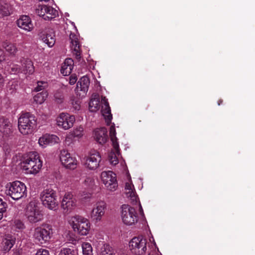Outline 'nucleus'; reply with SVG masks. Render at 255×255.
Masks as SVG:
<instances>
[{
	"label": "nucleus",
	"instance_id": "f257e3e1",
	"mask_svg": "<svg viewBox=\"0 0 255 255\" xmlns=\"http://www.w3.org/2000/svg\"><path fill=\"white\" fill-rule=\"evenodd\" d=\"M101 105L102 115L104 117L107 125L110 126L113 117L108 99L105 97L102 96L101 101L99 96L97 97L95 96V97L92 98L89 102V110L93 112H96L100 109Z\"/></svg>",
	"mask_w": 255,
	"mask_h": 255
},
{
	"label": "nucleus",
	"instance_id": "f03ea898",
	"mask_svg": "<svg viewBox=\"0 0 255 255\" xmlns=\"http://www.w3.org/2000/svg\"><path fill=\"white\" fill-rule=\"evenodd\" d=\"M42 166V161L39 154L36 151L29 152L26 158L21 162V166L26 173L36 174Z\"/></svg>",
	"mask_w": 255,
	"mask_h": 255
},
{
	"label": "nucleus",
	"instance_id": "7ed1b4c3",
	"mask_svg": "<svg viewBox=\"0 0 255 255\" xmlns=\"http://www.w3.org/2000/svg\"><path fill=\"white\" fill-rule=\"evenodd\" d=\"M35 117L30 113L21 114L18 119V127L19 131L24 135L31 133L36 128Z\"/></svg>",
	"mask_w": 255,
	"mask_h": 255
},
{
	"label": "nucleus",
	"instance_id": "20e7f679",
	"mask_svg": "<svg viewBox=\"0 0 255 255\" xmlns=\"http://www.w3.org/2000/svg\"><path fill=\"white\" fill-rule=\"evenodd\" d=\"M26 186L19 181L9 182L5 186V193L15 200L23 197L26 194Z\"/></svg>",
	"mask_w": 255,
	"mask_h": 255
},
{
	"label": "nucleus",
	"instance_id": "39448f33",
	"mask_svg": "<svg viewBox=\"0 0 255 255\" xmlns=\"http://www.w3.org/2000/svg\"><path fill=\"white\" fill-rule=\"evenodd\" d=\"M40 199L43 205L51 210H56L58 205L55 190L48 187L41 192Z\"/></svg>",
	"mask_w": 255,
	"mask_h": 255
},
{
	"label": "nucleus",
	"instance_id": "423d86ee",
	"mask_svg": "<svg viewBox=\"0 0 255 255\" xmlns=\"http://www.w3.org/2000/svg\"><path fill=\"white\" fill-rule=\"evenodd\" d=\"M25 216L27 220L31 224L39 222L43 219V214L35 201L30 202L27 205Z\"/></svg>",
	"mask_w": 255,
	"mask_h": 255
},
{
	"label": "nucleus",
	"instance_id": "0eeeda50",
	"mask_svg": "<svg viewBox=\"0 0 255 255\" xmlns=\"http://www.w3.org/2000/svg\"><path fill=\"white\" fill-rule=\"evenodd\" d=\"M71 225L75 232L84 236L86 235L90 229V223L89 220L80 216H75L71 218Z\"/></svg>",
	"mask_w": 255,
	"mask_h": 255
},
{
	"label": "nucleus",
	"instance_id": "6e6552de",
	"mask_svg": "<svg viewBox=\"0 0 255 255\" xmlns=\"http://www.w3.org/2000/svg\"><path fill=\"white\" fill-rule=\"evenodd\" d=\"M52 229L51 225H44L34 229L33 237L41 244L48 242L52 236Z\"/></svg>",
	"mask_w": 255,
	"mask_h": 255
},
{
	"label": "nucleus",
	"instance_id": "1a4fd4ad",
	"mask_svg": "<svg viewBox=\"0 0 255 255\" xmlns=\"http://www.w3.org/2000/svg\"><path fill=\"white\" fill-rule=\"evenodd\" d=\"M121 216L123 223L127 225H132L137 222L138 216L135 209L128 205L122 207Z\"/></svg>",
	"mask_w": 255,
	"mask_h": 255
},
{
	"label": "nucleus",
	"instance_id": "9d476101",
	"mask_svg": "<svg viewBox=\"0 0 255 255\" xmlns=\"http://www.w3.org/2000/svg\"><path fill=\"white\" fill-rule=\"evenodd\" d=\"M147 239L142 237H134L129 244L132 253L136 255H142L146 251Z\"/></svg>",
	"mask_w": 255,
	"mask_h": 255
},
{
	"label": "nucleus",
	"instance_id": "9b49d317",
	"mask_svg": "<svg viewBox=\"0 0 255 255\" xmlns=\"http://www.w3.org/2000/svg\"><path fill=\"white\" fill-rule=\"evenodd\" d=\"M101 177L103 183L110 191H115L118 187L116 175L112 171H103Z\"/></svg>",
	"mask_w": 255,
	"mask_h": 255
},
{
	"label": "nucleus",
	"instance_id": "f8f14e48",
	"mask_svg": "<svg viewBox=\"0 0 255 255\" xmlns=\"http://www.w3.org/2000/svg\"><path fill=\"white\" fill-rule=\"evenodd\" d=\"M75 117L67 113H61L57 119V124L60 128L68 129L73 125Z\"/></svg>",
	"mask_w": 255,
	"mask_h": 255
},
{
	"label": "nucleus",
	"instance_id": "ddd939ff",
	"mask_svg": "<svg viewBox=\"0 0 255 255\" xmlns=\"http://www.w3.org/2000/svg\"><path fill=\"white\" fill-rule=\"evenodd\" d=\"M101 160L100 153L97 151H93L86 157L85 165L89 169L95 170L99 166Z\"/></svg>",
	"mask_w": 255,
	"mask_h": 255
},
{
	"label": "nucleus",
	"instance_id": "4468645a",
	"mask_svg": "<svg viewBox=\"0 0 255 255\" xmlns=\"http://www.w3.org/2000/svg\"><path fill=\"white\" fill-rule=\"evenodd\" d=\"M60 159L62 164L67 168L74 169L76 167L77 163L76 159L71 157L66 150L63 149L61 151Z\"/></svg>",
	"mask_w": 255,
	"mask_h": 255
},
{
	"label": "nucleus",
	"instance_id": "2eb2a0df",
	"mask_svg": "<svg viewBox=\"0 0 255 255\" xmlns=\"http://www.w3.org/2000/svg\"><path fill=\"white\" fill-rule=\"evenodd\" d=\"M76 206V200L70 193H66L61 202V208L65 213L71 212Z\"/></svg>",
	"mask_w": 255,
	"mask_h": 255
},
{
	"label": "nucleus",
	"instance_id": "dca6fc26",
	"mask_svg": "<svg viewBox=\"0 0 255 255\" xmlns=\"http://www.w3.org/2000/svg\"><path fill=\"white\" fill-rule=\"evenodd\" d=\"M106 204L103 201L96 203L91 212V218L96 222L101 220L102 217L105 215Z\"/></svg>",
	"mask_w": 255,
	"mask_h": 255
},
{
	"label": "nucleus",
	"instance_id": "f3484780",
	"mask_svg": "<svg viewBox=\"0 0 255 255\" xmlns=\"http://www.w3.org/2000/svg\"><path fill=\"white\" fill-rule=\"evenodd\" d=\"M17 25L20 28L27 31L33 29V25L31 18L28 15H22L16 20Z\"/></svg>",
	"mask_w": 255,
	"mask_h": 255
},
{
	"label": "nucleus",
	"instance_id": "a211bd4d",
	"mask_svg": "<svg viewBox=\"0 0 255 255\" xmlns=\"http://www.w3.org/2000/svg\"><path fill=\"white\" fill-rule=\"evenodd\" d=\"M69 39L71 44V49L73 50V54L77 59L81 58L80 46L77 36L73 33L69 35Z\"/></svg>",
	"mask_w": 255,
	"mask_h": 255
},
{
	"label": "nucleus",
	"instance_id": "6ab92c4d",
	"mask_svg": "<svg viewBox=\"0 0 255 255\" xmlns=\"http://www.w3.org/2000/svg\"><path fill=\"white\" fill-rule=\"evenodd\" d=\"M15 238L11 235L5 236L1 243L2 251L5 253L8 252L15 244Z\"/></svg>",
	"mask_w": 255,
	"mask_h": 255
},
{
	"label": "nucleus",
	"instance_id": "aec40b11",
	"mask_svg": "<svg viewBox=\"0 0 255 255\" xmlns=\"http://www.w3.org/2000/svg\"><path fill=\"white\" fill-rule=\"evenodd\" d=\"M94 138L99 143H105L108 139L107 130L105 128H97L94 130Z\"/></svg>",
	"mask_w": 255,
	"mask_h": 255
},
{
	"label": "nucleus",
	"instance_id": "412c9836",
	"mask_svg": "<svg viewBox=\"0 0 255 255\" xmlns=\"http://www.w3.org/2000/svg\"><path fill=\"white\" fill-rule=\"evenodd\" d=\"M21 67L22 73L32 74L34 72V68L31 60L22 57L20 59Z\"/></svg>",
	"mask_w": 255,
	"mask_h": 255
},
{
	"label": "nucleus",
	"instance_id": "4be33fe9",
	"mask_svg": "<svg viewBox=\"0 0 255 255\" xmlns=\"http://www.w3.org/2000/svg\"><path fill=\"white\" fill-rule=\"evenodd\" d=\"M11 124L9 120L3 118L0 119V132L5 136L9 135L11 132Z\"/></svg>",
	"mask_w": 255,
	"mask_h": 255
},
{
	"label": "nucleus",
	"instance_id": "5701e85b",
	"mask_svg": "<svg viewBox=\"0 0 255 255\" xmlns=\"http://www.w3.org/2000/svg\"><path fill=\"white\" fill-rule=\"evenodd\" d=\"M42 39L49 47H52L55 43V35L52 29L48 30L42 35Z\"/></svg>",
	"mask_w": 255,
	"mask_h": 255
},
{
	"label": "nucleus",
	"instance_id": "b1692460",
	"mask_svg": "<svg viewBox=\"0 0 255 255\" xmlns=\"http://www.w3.org/2000/svg\"><path fill=\"white\" fill-rule=\"evenodd\" d=\"M90 80L86 76L82 77L77 83L76 89L77 91L83 92L86 93L89 89Z\"/></svg>",
	"mask_w": 255,
	"mask_h": 255
},
{
	"label": "nucleus",
	"instance_id": "393cba45",
	"mask_svg": "<svg viewBox=\"0 0 255 255\" xmlns=\"http://www.w3.org/2000/svg\"><path fill=\"white\" fill-rule=\"evenodd\" d=\"M116 131L115 128V125L111 126L110 129V136L112 141V144L117 154L119 153L120 147L118 142V138L116 136Z\"/></svg>",
	"mask_w": 255,
	"mask_h": 255
},
{
	"label": "nucleus",
	"instance_id": "a878e982",
	"mask_svg": "<svg viewBox=\"0 0 255 255\" xmlns=\"http://www.w3.org/2000/svg\"><path fill=\"white\" fill-rule=\"evenodd\" d=\"M11 10V5L4 1L0 2V14L6 16L10 14Z\"/></svg>",
	"mask_w": 255,
	"mask_h": 255
},
{
	"label": "nucleus",
	"instance_id": "bb28decb",
	"mask_svg": "<svg viewBox=\"0 0 255 255\" xmlns=\"http://www.w3.org/2000/svg\"><path fill=\"white\" fill-rule=\"evenodd\" d=\"M11 229L14 231H21L25 228V226L22 221L15 219L11 222Z\"/></svg>",
	"mask_w": 255,
	"mask_h": 255
},
{
	"label": "nucleus",
	"instance_id": "cd10ccee",
	"mask_svg": "<svg viewBox=\"0 0 255 255\" xmlns=\"http://www.w3.org/2000/svg\"><path fill=\"white\" fill-rule=\"evenodd\" d=\"M58 15V13L57 10L50 6L47 5V9L46 10V17H44V20H51Z\"/></svg>",
	"mask_w": 255,
	"mask_h": 255
},
{
	"label": "nucleus",
	"instance_id": "c85d7f7f",
	"mask_svg": "<svg viewBox=\"0 0 255 255\" xmlns=\"http://www.w3.org/2000/svg\"><path fill=\"white\" fill-rule=\"evenodd\" d=\"M46 140H48V143H50V145H52L56 143H58L59 138L55 135L46 134L42 136V141H45Z\"/></svg>",
	"mask_w": 255,
	"mask_h": 255
},
{
	"label": "nucleus",
	"instance_id": "c756f323",
	"mask_svg": "<svg viewBox=\"0 0 255 255\" xmlns=\"http://www.w3.org/2000/svg\"><path fill=\"white\" fill-rule=\"evenodd\" d=\"M48 96V94L46 91H43L42 92L38 93L34 96L33 99L34 102L38 104H41L44 102Z\"/></svg>",
	"mask_w": 255,
	"mask_h": 255
},
{
	"label": "nucleus",
	"instance_id": "7c9ffc66",
	"mask_svg": "<svg viewBox=\"0 0 255 255\" xmlns=\"http://www.w3.org/2000/svg\"><path fill=\"white\" fill-rule=\"evenodd\" d=\"M3 47L4 48L5 50L10 54H14L17 51L16 46L11 43L5 42L4 43Z\"/></svg>",
	"mask_w": 255,
	"mask_h": 255
},
{
	"label": "nucleus",
	"instance_id": "2f4dec72",
	"mask_svg": "<svg viewBox=\"0 0 255 255\" xmlns=\"http://www.w3.org/2000/svg\"><path fill=\"white\" fill-rule=\"evenodd\" d=\"M83 255H93L92 248L90 244L84 243L82 245Z\"/></svg>",
	"mask_w": 255,
	"mask_h": 255
},
{
	"label": "nucleus",
	"instance_id": "473e14b6",
	"mask_svg": "<svg viewBox=\"0 0 255 255\" xmlns=\"http://www.w3.org/2000/svg\"><path fill=\"white\" fill-rule=\"evenodd\" d=\"M54 98L56 102L58 104H61L63 102L64 100V94L62 90H58L54 94Z\"/></svg>",
	"mask_w": 255,
	"mask_h": 255
},
{
	"label": "nucleus",
	"instance_id": "72a5a7b5",
	"mask_svg": "<svg viewBox=\"0 0 255 255\" xmlns=\"http://www.w3.org/2000/svg\"><path fill=\"white\" fill-rule=\"evenodd\" d=\"M133 185L129 183H126L125 185V189L126 190V194L128 196L130 197L131 198L134 199L136 198L135 196L134 192L132 190Z\"/></svg>",
	"mask_w": 255,
	"mask_h": 255
},
{
	"label": "nucleus",
	"instance_id": "f704fd0d",
	"mask_svg": "<svg viewBox=\"0 0 255 255\" xmlns=\"http://www.w3.org/2000/svg\"><path fill=\"white\" fill-rule=\"evenodd\" d=\"M73 68V66H68L67 65L63 63L61 67V73L64 76L69 75L72 72Z\"/></svg>",
	"mask_w": 255,
	"mask_h": 255
},
{
	"label": "nucleus",
	"instance_id": "c9c22d12",
	"mask_svg": "<svg viewBox=\"0 0 255 255\" xmlns=\"http://www.w3.org/2000/svg\"><path fill=\"white\" fill-rule=\"evenodd\" d=\"M77 251L72 249L63 248L59 255H76Z\"/></svg>",
	"mask_w": 255,
	"mask_h": 255
},
{
	"label": "nucleus",
	"instance_id": "e433bc0d",
	"mask_svg": "<svg viewBox=\"0 0 255 255\" xmlns=\"http://www.w3.org/2000/svg\"><path fill=\"white\" fill-rule=\"evenodd\" d=\"M7 206V203L0 198V220L2 219L3 213L6 211Z\"/></svg>",
	"mask_w": 255,
	"mask_h": 255
},
{
	"label": "nucleus",
	"instance_id": "4c0bfd02",
	"mask_svg": "<svg viewBox=\"0 0 255 255\" xmlns=\"http://www.w3.org/2000/svg\"><path fill=\"white\" fill-rule=\"evenodd\" d=\"M116 154L119 155L120 154V153L119 154H117V152L116 151V153H111L109 156V161L110 163L114 165H115L119 163L118 158Z\"/></svg>",
	"mask_w": 255,
	"mask_h": 255
},
{
	"label": "nucleus",
	"instance_id": "58836bf2",
	"mask_svg": "<svg viewBox=\"0 0 255 255\" xmlns=\"http://www.w3.org/2000/svg\"><path fill=\"white\" fill-rule=\"evenodd\" d=\"M47 5H44L40 6V9H37L36 12L38 15L42 17L44 19V17H46V10Z\"/></svg>",
	"mask_w": 255,
	"mask_h": 255
},
{
	"label": "nucleus",
	"instance_id": "ea45409f",
	"mask_svg": "<svg viewBox=\"0 0 255 255\" xmlns=\"http://www.w3.org/2000/svg\"><path fill=\"white\" fill-rule=\"evenodd\" d=\"M104 249V250L101 252V255H115L113 253V251L109 245H105Z\"/></svg>",
	"mask_w": 255,
	"mask_h": 255
},
{
	"label": "nucleus",
	"instance_id": "a19ab883",
	"mask_svg": "<svg viewBox=\"0 0 255 255\" xmlns=\"http://www.w3.org/2000/svg\"><path fill=\"white\" fill-rule=\"evenodd\" d=\"M48 86L47 83L44 81H38L37 85L34 88V91L39 92L43 90Z\"/></svg>",
	"mask_w": 255,
	"mask_h": 255
},
{
	"label": "nucleus",
	"instance_id": "79ce46f5",
	"mask_svg": "<svg viewBox=\"0 0 255 255\" xmlns=\"http://www.w3.org/2000/svg\"><path fill=\"white\" fill-rule=\"evenodd\" d=\"M11 72L13 74H16L18 73H22L21 67L18 65H13L11 68Z\"/></svg>",
	"mask_w": 255,
	"mask_h": 255
},
{
	"label": "nucleus",
	"instance_id": "37998d69",
	"mask_svg": "<svg viewBox=\"0 0 255 255\" xmlns=\"http://www.w3.org/2000/svg\"><path fill=\"white\" fill-rule=\"evenodd\" d=\"M38 143L39 145L43 147H45L47 145H50V143H48V140H46L45 141H42V136L39 138Z\"/></svg>",
	"mask_w": 255,
	"mask_h": 255
},
{
	"label": "nucleus",
	"instance_id": "c03bdc74",
	"mask_svg": "<svg viewBox=\"0 0 255 255\" xmlns=\"http://www.w3.org/2000/svg\"><path fill=\"white\" fill-rule=\"evenodd\" d=\"M64 63L67 65L68 66L73 67L74 61L71 58H67L65 59Z\"/></svg>",
	"mask_w": 255,
	"mask_h": 255
},
{
	"label": "nucleus",
	"instance_id": "a18cd8bd",
	"mask_svg": "<svg viewBox=\"0 0 255 255\" xmlns=\"http://www.w3.org/2000/svg\"><path fill=\"white\" fill-rule=\"evenodd\" d=\"M35 255H49V254L48 251L46 250H40L37 252Z\"/></svg>",
	"mask_w": 255,
	"mask_h": 255
},
{
	"label": "nucleus",
	"instance_id": "49530a36",
	"mask_svg": "<svg viewBox=\"0 0 255 255\" xmlns=\"http://www.w3.org/2000/svg\"><path fill=\"white\" fill-rule=\"evenodd\" d=\"M77 80V78L75 76H71L69 78V83L70 85L74 84Z\"/></svg>",
	"mask_w": 255,
	"mask_h": 255
},
{
	"label": "nucleus",
	"instance_id": "de8ad7c7",
	"mask_svg": "<svg viewBox=\"0 0 255 255\" xmlns=\"http://www.w3.org/2000/svg\"><path fill=\"white\" fill-rule=\"evenodd\" d=\"M4 60L3 52L2 49L0 48V62Z\"/></svg>",
	"mask_w": 255,
	"mask_h": 255
},
{
	"label": "nucleus",
	"instance_id": "09e8293b",
	"mask_svg": "<svg viewBox=\"0 0 255 255\" xmlns=\"http://www.w3.org/2000/svg\"><path fill=\"white\" fill-rule=\"evenodd\" d=\"M3 82V77L1 75V74H0V87L2 85Z\"/></svg>",
	"mask_w": 255,
	"mask_h": 255
},
{
	"label": "nucleus",
	"instance_id": "8fccbe9b",
	"mask_svg": "<svg viewBox=\"0 0 255 255\" xmlns=\"http://www.w3.org/2000/svg\"><path fill=\"white\" fill-rule=\"evenodd\" d=\"M88 181H90V182L91 183V184H92L94 182V181L91 179V178H87L86 180H85V182H88Z\"/></svg>",
	"mask_w": 255,
	"mask_h": 255
},
{
	"label": "nucleus",
	"instance_id": "3c124183",
	"mask_svg": "<svg viewBox=\"0 0 255 255\" xmlns=\"http://www.w3.org/2000/svg\"><path fill=\"white\" fill-rule=\"evenodd\" d=\"M82 130L81 131H80V133H76L75 132L74 133V135L75 136H81L82 134V133L81 132Z\"/></svg>",
	"mask_w": 255,
	"mask_h": 255
},
{
	"label": "nucleus",
	"instance_id": "603ef678",
	"mask_svg": "<svg viewBox=\"0 0 255 255\" xmlns=\"http://www.w3.org/2000/svg\"><path fill=\"white\" fill-rule=\"evenodd\" d=\"M222 103H223V100L220 99L218 101V105L219 106H220V105H221L222 104Z\"/></svg>",
	"mask_w": 255,
	"mask_h": 255
},
{
	"label": "nucleus",
	"instance_id": "864d4df0",
	"mask_svg": "<svg viewBox=\"0 0 255 255\" xmlns=\"http://www.w3.org/2000/svg\"><path fill=\"white\" fill-rule=\"evenodd\" d=\"M13 255H19V253L17 251L13 252Z\"/></svg>",
	"mask_w": 255,
	"mask_h": 255
},
{
	"label": "nucleus",
	"instance_id": "5fc2aeb1",
	"mask_svg": "<svg viewBox=\"0 0 255 255\" xmlns=\"http://www.w3.org/2000/svg\"><path fill=\"white\" fill-rule=\"evenodd\" d=\"M79 108H80V107H79V105H78L77 107L76 106V107H75V109H77V110H79Z\"/></svg>",
	"mask_w": 255,
	"mask_h": 255
},
{
	"label": "nucleus",
	"instance_id": "6e6d98bb",
	"mask_svg": "<svg viewBox=\"0 0 255 255\" xmlns=\"http://www.w3.org/2000/svg\"><path fill=\"white\" fill-rule=\"evenodd\" d=\"M148 255H153V254H151V252H149V251H148Z\"/></svg>",
	"mask_w": 255,
	"mask_h": 255
},
{
	"label": "nucleus",
	"instance_id": "4d7b16f0",
	"mask_svg": "<svg viewBox=\"0 0 255 255\" xmlns=\"http://www.w3.org/2000/svg\"><path fill=\"white\" fill-rule=\"evenodd\" d=\"M87 197H88V198H89V197H90V196L88 195V196H87ZM84 198H87V196H85V197H84Z\"/></svg>",
	"mask_w": 255,
	"mask_h": 255
}]
</instances>
